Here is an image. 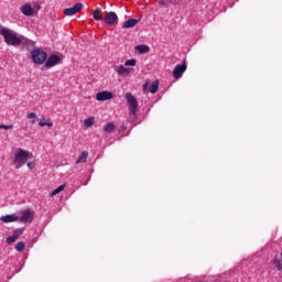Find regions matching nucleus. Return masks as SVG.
Listing matches in <instances>:
<instances>
[{
	"label": "nucleus",
	"instance_id": "f257e3e1",
	"mask_svg": "<svg viewBox=\"0 0 282 282\" xmlns=\"http://www.w3.org/2000/svg\"><path fill=\"white\" fill-rule=\"evenodd\" d=\"M1 36L4 39V43L7 45H12L13 47H19L23 42L21 41L23 35H17V32L7 29V28H1L0 30Z\"/></svg>",
	"mask_w": 282,
	"mask_h": 282
},
{
	"label": "nucleus",
	"instance_id": "f03ea898",
	"mask_svg": "<svg viewBox=\"0 0 282 282\" xmlns=\"http://www.w3.org/2000/svg\"><path fill=\"white\" fill-rule=\"evenodd\" d=\"M29 159H30V152L23 149H19L13 158V164H15V169H21V166L28 163Z\"/></svg>",
	"mask_w": 282,
	"mask_h": 282
},
{
	"label": "nucleus",
	"instance_id": "7ed1b4c3",
	"mask_svg": "<svg viewBox=\"0 0 282 282\" xmlns=\"http://www.w3.org/2000/svg\"><path fill=\"white\" fill-rule=\"evenodd\" d=\"M31 58L35 65H43L47 61V53L41 48H35L31 52Z\"/></svg>",
	"mask_w": 282,
	"mask_h": 282
},
{
	"label": "nucleus",
	"instance_id": "20e7f679",
	"mask_svg": "<svg viewBox=\"0 0 282 282\" xmlns=\"http://www.w3.org/2000/svg\"><path fill=\"white\" fill-rule=\"evenodd\" d=\"M126 100L128 102V107L131 116H135V113H138V98H135L133 94L127 93Z\"/></svg>",
	"mask_w": 282,
	"mask_h": 282
},
{
	"label": "nucleus",
	"instance_id": "39448f33",
	"mask_svg": "<svg viewBox=\"0 0 282 282\" xmlns=\"http://www.w3.org/2000/svg\"><path fill=\"white\" fill-rule=\"evenodd\" d=\"M32 219H34V212L30 208L20 212V216H18V221L21 224H31Z\"/></svg>",
	"mask_w": 282,
	"mask_h": 282
},
{
	"label": "nucleus",
	"instance_id": "423d86ee",
	"mask_svg": "<svg viewBox=\"0 0 282 282\" xmlns=\"http://www.w3.org/2000/svg\"><path fill=\"white\" fill-rule=\"evenodd\" d=\"M186 59L182 62V64H177L173 70V77L176 78V80H180L182 76H184V72H186Z\"/></svg>",
	"mask_w": 282,
	"mask_h": 282
},
{
	"label": "nucleus",
	"instance_id": "0eeeda50",
	"mask_svg": "<svg viewBox=\"0 0 282 282\" xmlns=\"http://www.w3.org/2000/svg\"><path fill=\"white\" fill-rule=\"evenodd\" d=\"M61 61H63L61 56H58L57 54H51L50 57L46 59L44 67H46V69H50L58 65Z\"/></svg>",
	"mask_w": 282,
	"mask_h": 282
},
{
	"label": "nucleus",
	"instance_id": "6e6552de",
	"mask_svg": "<svg viewBox=\"0 0 282 282\" xmlns=\"http://www.w3.org/2000/svg\"><path fill=\"white\" fill-rule=\"evenodd\" d=\"M105 23L110 26L118 25V14L113 11H109L106 13Z\"/></svg>",
	"mask_w": 282,
	"mask_h": 282
},
{
	"label": "nucleus",
	"instance_id": "1a4fd4ad",
	"mask_svg": "<svg viewBox=\"0 0 282 282\" xmlns=\"http://www.w3.org/2000/svg\"><path fill=\"white\" fill-rule=\"evenodd\" d=\"M83 10V3L78 2L72 8L64 9L65 17H74L77 12H80Z\"/></svg>",
	"mask_w": 282,
	"mask_h": 282
},
{
	"label": "nucleus",
	"instance_id": "9d476101",
	"mask_svg": "<svg viewBox=\"0 0 282 282\" xmlns=\"http://www.w3.org/2000/svg\"><path fill=\"white\" fill-rule=\"evenodd\" d=\"M111 98H113V93L107 90L97 93L96 95V100H98L99 102H105V100H111Z\"/></svg>",
	"mask_w": 282,
	"mask_h": 282
},
{
	"label": "nucleus",
	"instance_id": "9b49d317",
	"mask_svg": "<svg viewBox=\"0 0 282 282\" xmlns=\"http://www.w3.org/2000/svg\"><path fill=\"white\" fill-rule=\"evenodd\" d=\"M21 12L24 17H32V14H34V9L31 3H25L21 7Z\"/></svg>",
	"mask_w": 282,
	"mask_h": 282
},
{
	"label": "nucleus",
	"instance_id": "f8f14e48",
	"mask_svg": "<svg viewBox=\"0 0 282 282\" xmlns=\"http://www.w3.org/2000/svg\"><path fill=\"white\" fill-rule=\"evenodd\" d=\"M0 221H2V224H12V221H19V216L14 214L1 216Z\"/></svg>",
	"mask_w": 282,
	"mask_h": 282
},
{
	"label": "nucleus",
	"instance_id": "ddd939ff",
	"mask_svg": "<svg viewBox=\"0 0 282 282\" xmlns=\"http://www.w3.org/2000/svg\"><path fill=\"white\" fill-rule=\"evenodd\" d=\"M140 20L138 19H129L128 21H126L123 24H122V29L123 30H131V28H135V25H138Z\"/></svg>",
	"mask_w": 282,
	"mask_h": 282
},
{
	"label": "nucleus",
	"instance_id": "4468645a",
	"mask_svg": "<svg viewBox=\"0 0 282 282\" xmlns=\"http://www.w3.org/2000/svg\"><path fill=\"white\" fill-rule=\"evenodd\" d=\"M21 41L22 43L20 45H22V50H32V47H34V42H32L31 40H28L24 36H22Z\"/></svg>",
	"mask_w": 282,
	"mask_h": 282
},
{
	"label": "nucleus",
	"instance_id": "2eb2a0df",
	"mask_svg": "<svg viewBox=\"0 0 282 282\" xmlns=\"http://www.w3.org/2000/svg\"><path fill=\"white\" fill-rule=\"evenodd\" d=\"M135 51L139 54H149V52H151V48L145 44H141L135 46Z\"/></svg>",
	"mask_w": 282,
	"mask_h": 282
},
{
	"label": "nucleus",
	"instance_id": "dca6fc26",
	"mask_svg": "<svg viewBox=\"0 0 282 282\" xmlns=\"http://www.w3.org/2000/svg\"><path fill=\"white\" fill-rule=\"evenodd\" d=\"M158 89H160V80H154L150 87H149V91L150 94H158Z\"/></svg>",
	"mask_w": 282,
	"mask_h": 282
},
{
	"label": "nucleus",
	"instance_id": "f3484780",
	"mask_svg": "<svg viewBox=\"0 0 282 282\" xmlns=\"http://www.w3.org/2000/svg\"><path fill=\"white\" fill-rule=\"evenodd\" d=\"M131 69L123 67L122 65H120L117 69V73L119 76H129Z\"/></svg>",
	"mask_w": 282,
	"mask_h": 282
},
{
	"label": "nucleus",
	"instance_id": "a211bd4d",
	"mask_svg": "<svg viewBox=\"0 0 282 282\" xmlns=\"http://www.w3.org/2000/svg\"><path fill=\"white\" fill-rule=\"evenodd\" d=\"M115 129H116V123H113V122H108V123L104 127L105 133H111L112 131H115Z\"/></svg>",
	"mask_w": 282,
	"mask_h": 282
},
{
	"label": "nucleus",
	"instance_id": "6ab92c4d",
	"mask_svg": "<svg viewBox=\"0 0 282 282\" xmlns=\"http://www.w3.org/2000/svg\"><path fill=\"white\" fill-rule=\"evenodd\" d=\"M89 156L88 152H83L76 161V164H83V162H87V158Z\"/></svg>",
	"mask_w": 282,
	"mask_h": 282
},
{
	"label": "nucleus",
	"instance_id": "aec40b11",
	"mask_svg": "<svg viewBox=\"0 0 282 282\" xmlns=\"http://www.w3.org/2000/svg\"><path fill=\"white\" fill-rule=\"evenodd\" d=\"M93 19H95V21H102V10L97 9V10L93 13Z\"/></svg>",
	"mask_w": 282,
	"mask_h": 282
},
{
	"label": "nucleus",
	"instance_id": "412c9836",
	"mask_svg": "<svg viewBox=\"0 0 282 282\" xmlns=\"http://www.w3.org/2000/svg\"><path fill=\"white\" fill-rule=\"evenodd\" d=\"M15 250H17V252H23L25 250V242L19 241L15 245Z\"/></svg>",
	"mask_w": 282,
	"mask_h": 282
},
{
	"label": "nucleus",
	"instance_id": "4be33fe9",
	"mask_svg": "<svg viewBox=\"0 0 282 282\" xmlns=\"http://www.w3.org/2000/svg\"><path fill=\"white\" fill-rule=\"evenodd\" d=\"M273 263H274L276 270H279V271L282 270V260H280L279 258L275 257V258L273 259Z\"/></svg>",
	"mask_w": 282,
	"mask_h": 282
},
{
	"label": "nucleus",
	"instance_id": "5701e85b",
	"mask_svg": "<svg viewBox=\"0 0 282 282\" xmlns=\"http://www.w3.org/2000/svg\"><path fill=\"white\" fill-rule=\"evenodd\" d=\"M63 191H65V185H61V186H58L57 188H55V189L52 192L51 196L54 197V195H58V193H61V192H63Z\"/></svg>",
	"mask_w": 282,
	"mask_h": 282
},
{
	"label": "nucleus",
	"instance_id": "b1692460",
	"mask_svg": "<svg viewBox=\"0 0 282 282\" xmlns=\"http://www.w3.org/2000/svg\"><path fill=\"white\" fill-rule=\"evenodd\" d=\"M26 118H29L30 120H32V124H35L36 123V112H30L26 115Z\"/></svg>",
	"mask_w": 282,
	"mask_h": 282
},
{
	"label": "nucleus",
	"instance_id": "393cba45",
	"mask_svg": "<svg viewBox=\"0 0 282 282\" xmlns=\"http://www.w3.org/2000/svg\"><path fill=\"white\" fill-rule=\"evenodd\" d=\"M85 127H94V117H89L84 121Z\"/></svg>",
	"mask_w": 282,
	"mask_h": 282
},
{
	"label": "nucleus",
	"instance_id": "a878e982",
	"mask_svg": "<svg viewBox=\"0 0 282 282\" xmlns=\"http://www.w3.org/2000/svg\"><path fill=\"white\" fill-rule=\"evenodd\" d=\"M24 231H25L24 228H18V229H15V230L13 231V235H14L15 238L19 239V237H21V235H23Z\"/></svg>",
	"mask_w": 282,
	"mask_h": 282
},
{
	"label": "nucleus",
	"instance_id": "bb28decb",
	"mask_svg": "<svg viewBox=\"0 0 282 282\" xmlns=\"http://www.w3.org/2000/svg\"><path fill=\"white\" fill-rule=\"evenodd\" d=\"M135 63H137L135 58H132V59L126 61L124 65L126 67H135Z\"/></svg>",
	"mask_w": 282,
	"mask_h": 282
},
{
	"label": "nucleus",
	"instance_id": "cd10ccee",
	"mask_svg": "<svg viewBox=\"0 0 282 282\" xmlns=\"http://www.w3.org/2000/svg\"><path fill=\"white\" fill-rule=\"evenodd\" d=\"M18 238H15V236L12 234L11 236H9L7 238V243H14V241H17Z\"/></svg>",
	"mask_w": 282,
	"mask_h": 282
},
{
	"label": "nucleus",
	"instance_id": "c85d7f7f",
	"mask_svg": "<svg viewBox=\"0 0 282 282\" xmlns=\"http://www.w3.org/2000/svg\"><path fill=\"white\" fill-rule=\"evenodd\" d=\"M0 129H6V130H8V129H14V126H12V124L6 126V124H3V123H0Z\"/></svg>",
	"mask_w": 282,
	"mask_h": 282
},
{
	"label": "nucleus",
	"instance_id": "c756f323",
	"mask_svg": "<svg viewBox=\"0 0 282 282\" xmlns=\"http://www.w3.org/2000/svg\"><path fill=\"white\" fill-rule=\"evenodd\" d=\"M34 166H36V164L34 162L28 163V169H30L31 171H32V169H34Z\"/></svg>",
	"mask_w": 282,
	"mask_h": 282
},
{
	"label": "nucleus",
	"instance_id": "7c9ffc66",
	"mask_svg": "<svg viewBox=\"0 0 282 282\" xmlns=\"http://www.w3.org/2000/svg\"><path fill=\"white\" fill-rule=\"evenodd\" d=\"M182 0H169L170 3H173V6H177Z\"/></svg>",
	"mask_w": 282,
	"mask_h": 282
},
{
	"label": "nucleus",
	"instance_id": "2f4dec72",
	"mask_svg": "<svg viewBox=\"0 0 282 282\" xmlns=\"http://www.w3.org/2000/svg\"><path fill=\"white\" fill-rule=\"evenodd\" d=\"M39 127H47V123L45 121H40Z\"/></svg>",
	"mask_w": 282,
	"mask_h": 282
},
{
	"label": "nucleus",
	"instance_id": "473e14b6",
	"mask_svg": "<svg viewBox=\"0 0 282 282\" xmlns=\"http://www.w3.org/2000/svg\"><path fill=\"white\" fill-rule=\"evenodd\" d=\"M46 127H54V123H52V121L47 120L46 121Z\"/></svg>",
	"mask_w": 282,
	"mask_h": 282
},
{
	"label": "nucleus",
	"instance_id": "72a5a7b5",
	"mask_svg": "<svg viewBox=\"0 0 282 282\" xmlns=\"http://www.w3.org/2000/svg\"><path fill=\"white\" fill-rule=\"evenodd\" d=\"M159 6H166V1L160 0V1H159Z\"/></svg>",
	"mask_w": 282,
	"mask_h": 282
},
{
	"label": "nucleus",
	"instance_id": "f704fd0d",
	"mask_svg": "<svg viewBox=\"0 0 282 282\" xmlns=\"http://www.w3.org/2000/svg\"><path fill=\"white\" fill-rule=\"evenodd\" d=\"M147 87H149V83H145V84L143 85V90H145Z\"/></svg>",
	"mask_w": 282,
	"mask_h": 282
},
{
	"label": "nucleus",
	"instance_id": "c9c22d12",
	"mask_svg": "<svg viewBox=\"0 0 282 282\" xmlns=\"http://www.w3.org/2000/svg\"><path fill=\"white\" fill-rule=\"evenodd\" d=\"M37 10H41V4L35 6Z\"/></svg>",
	"mask_w": 282,
	"mask_h": 282
}]
</instances>
